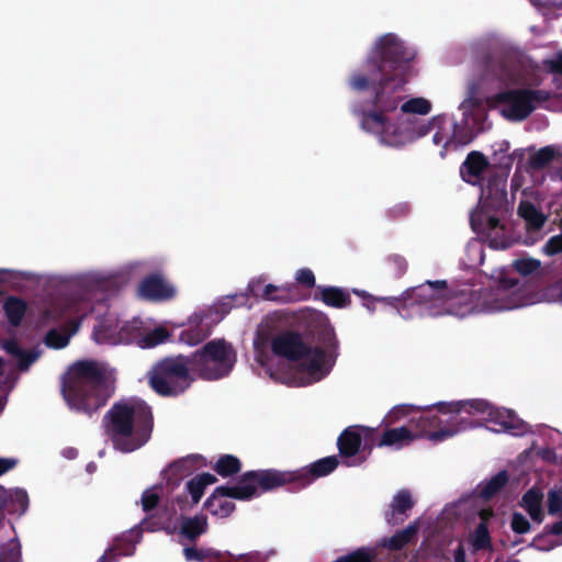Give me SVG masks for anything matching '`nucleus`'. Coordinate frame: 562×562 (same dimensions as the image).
<instances>
[{
	"label": "nucleus",
	"instance_id": "f257e3e1",
	"mask_svg": "<svg viewBox=\"0 0 562 562\" xmlns=\"http://www.w3.org/2000/svg\"><path fill=\"white\" fill-rule=\"evenodd\" d=\"M300 319L316 338L311 345L304 335L285 329L271 338L258 330L254 338V357L265 373L276 382L302 387L329 375L339 357V340L327 315L314 308L301 311Z\"/></svg>",
	"mask_w": 562,
	"mask_h": 562
},
{
	"label": "nucleus",
	"instance_id": "f03ea898",
	"mask_svg": "<svg viewBox=\"0 0 562 562\" xmlns=\"http://www.w3.org/2000/svg\"><path fill=\"white\" fill-rule=\"evenodd\" d=\"M483 99L481 85L470 81L465 97L459 104L460 121L447 114H438L429 120L400 116L391 121L389 112H374L364 116L361 130L374 136L380 145L392 148L412 144L435 130L432 143L441 147L439 154L443 158L448 150L470 144L479 133L490 127Z\"/></svg>",
	"mask_w": 562,
	"mask_h": 562
},
{
	"label": "nucleus",
	"instance_id": "7ed1b4c3",
	"mask_svg": "<svg viewBox=\"0 0 562 562\" xmlns=\"http://www.w3.org/2000/svg\"><path fill=\"white\" fill-rule=\"evenodd\" d=\"M416 50L397 33L378 35L371 42L360 65L347 78V87L353 93L370 92L367 100L351 103V112L360 128L367 114L397 110L396 92L403 90L415 75L412 61Z\"/></svg>",
	"mask_w": 562,
	"mask_h": 562
},
{
	"label": "nucleus",
	"instance_id": "20e7f679",
	"mask_svg": "<svg viewBox=\"0 0 562 562\" xmlns=\"http://www.w3.org/2000/svg\"><path fill=\"white\" fill-rule=\"evenodd\" d=\"M117 276L113 270L90 269L67 274H38L27 270L0 268V283L20 285L22 282L66 284L74 288L71 295L58 300L45 312L47 319L65 318L69 322L68 329H50L45 336L48 348H65L81 324V321L95 308L103 297L104 291Z\"/></svg>",
	"mask_w": 562,
	"mask_h": 562
},
{
	"label": "nucleus",
	"instance_id": "39448f33",
	"mask_svg": "<svg viewBox=\"0 0 562 562\" xmlns=\"http://www.w3.org/2000/svg\"><path fill=\"white\" fill-rule=\"evenodd\" d=\"M462 179L481 187L477 206L470 215L472 229L485 238L494 248H508L513 236L505 217L509 211L506 181L502 178L483 181L491 175V165L480 151H471L460 167Z\"/></svg>",
	"mask_w": 562,
	"mask_h": 562
},
{
	"label": "nucleus",
	"instance_id": "423d86ee",
	"mask_svg": "<svg viewBox=\"0 0 562 562\" xmlns=\"http://www.w3.org/2000/svg\"><path fill=\"white\" fill-rule=\"evenodd\" d=\"M452 402H438L426 406L396 405L384 419L392 424L406 418L417 438H427L431 442H442L467 430L479 428L480 424L463 415L443 412L442 406Z\"/></svg>",
	"mask_w": 562,
	"mask_h": 562
},
{
	"label": "nucleus",
	"instance_id": "0eeeda50",
	"mask_svg": "<svg viewBox=\"0 0 562 562\" xmlns=\"http://www.w3.org/2000/svg\"><path fill=\"white\" fill-rule=\"evenodd\" d=\"M61 390L70 409L92 414L113 393L112 373L103 363L79 361L69 368Z\"/></svg>",
	"mask_w": 562,
	"mask_h": 562
},
{
	"label": "nucleus",
	"instance_id": "6e6552de",
	"mask_svg": "<svg viewBox=\"0 0 562 562\" xmlns=\"http://www.w3.org/2000/svg\"><path fill=\"white\" fill-rule=\"evenodd\" d=\"M108 435L121 452L143 447L153 428L150 407L140 398H126L115 403L104 417Z\"/></svg>",
	"mask_w": 562,
	"mask_h": 562
},
{
	"label": "nucleus",
	"instance_id": "1a4fd4ad",
	"mask_svg": "<svg viewBox=\"0 0 562 562\" xmlns=\"http://www.w3.org/2000/svg\"><path fill=\"white\" fill-rule=\"evenodd\" d=\"M469 283H448L446 280L426 281L404 291V297L411 299V306L417 308L420 316H469Z\"/></svg>",
	"mask_w": 562,
	"mask_h": 562
},
{
	"label": "nucleus",
	"instance_id": "9d476101",
	"mask_svg": "<svg viewBox=\"0 0 562 562\" xmlns=\"http://www.w3.org/2000/svg\"><path fill=\"white\" fill-rule=\"evenodd\" d=\"M469 316L498 313L533 305V289L517 279L502 276L476 289L469 283Z\"/></svg>",
	"mask_w": 562,
	"mask_h": 562
},
{
	"label": "nucleus",
	"instance_id": "9b49d317",
	"mask_svg": "<svg viewBox=\"0 0 562 562\" xmlns=\"http://www.w3.org/2000/svg\"><path fill=\"white\" fill-rule=\"evenodd\" d=\"M443 412L463 415L475 423L492 424L490 430L505 432L512 436H524L529 432V426L520 419L513 411L496 407L490 402L481 398L453 401L442 406Z\"/></svg>",
	"mask_w": 562,
	"mask_h": 562
},
{
	"label": "nucleus",
	"instance_id": "f8f14e48",
	"mask_svg": "<svg viewBox=\"0 0 562 562\" xmlns=\"http://www.w3.org/2000/svg\"><path fill=\"white\" fill-rule=\"evenodd\" d=\"M191 372L207 381L222 379L236 363V352L224 339H213L189 358Z\"/></svg>",
	"mask_w": 562,
	"mask_h": 562
},
{
	"label": "nucleus",
	"instance_id": "ddd939ff",
	"mask_svg": "<svg viewBox=\"0 0 562 562\" xmlns=\"http://www.w3.org/2000/svg\"><path fill=\"white\" fill-rule=\"evenodd\" d=\"M189 358L179 356L157 362L147 373L150 387L162 396H177L192 383Z\"/></svg>",
	"mask_w": 562,
	"mask_h": 562
},
{
	"label": "nucleus",
	"instance_id": "4468645a",
	"mask_svg": "<svg viewBox=\"0 0 562 562\" xmlns=\"http://www.w3.org/2000/svg\"><path fill=\"white\" fill-rule=\"evenodd\" d=\"M549 94L543 90L517 88L506 89L486 97L490 106L497 108L508 121L520 122L527 119Z\"/></svg>",
	"mask_w": 562,
	"mask_h": 562
},
{
	"label": "nucleus",
	"instance_id": "2eb2a0df",
	"mask_svg": "<svg viewBox=\"0 0 562 562\" xmlns=\"http://www.w3.org/2000/svg\"><path fill=\"white\" fill-rule=\"evenodd\" d=\"M490 41L497 45L503 54L499 65L493 70L492 76L506 88L515 85H525L528 79L522 70L527 64L531 67L530 60L512 42L497 34H491Z\"/></svg>",
	"mask_w": 562,
	"mask_h": 562
},
{
	"label": "nucleus",
	"instance_id": "dca6fc26",
	"mask_svg": "<svg viewBox=\"0 0 562 562\" xmlns=\"http://www.w3.org/2000/svg\"><path fill=\"white\" fill-rule=\"evenodd\" d=\"M169 337L164 326H157L151 318L133 317L131 321L121 322L120 336L109 337L119 345L135 344L142 349L154 348L165 342Z\"/></svg>",
	"mask_w": 562,
	"mask_h": 562
},
{
	"label": "nucleus",
	"instance_id": "f3484780",
	"mask_svg": "<svg viewBox=\"0 0 562 562\" xmlns=\"http://www.w3.org/2000/svg\"><path fill=\"white\" fill-rule=\"evenodd\" d=\"M294 480L296 476L292 472L273 469L250 471L240 477L237 495L240 501H249L259 496L261 492L273 490Z\"/></svg>",
	"mask_w": 562,
	"mask_h": 562
},
{
	"label": "nucleus",
	"instance_id": "a211bd4d",
	"mask_svg": "<svg viewBox=\"0 0 562 562\" xmlns=\"http://www.w3.org/2000/svg\"><path fill=\"white\" fill-rule=\"evenodd\" d=\"M217 324V317H213L210 308L195 310L188 319V327L180 335L179 340L188 346H194L211 335L213 327Z\"/></svg>",
	"mask_w": 562,
	"mask_h": 562
},
{
	"label": "nucleus",
	"instance_id": "6ab92c4d",
	"mask_svg": "<svg viewBox=\"0 0 562 562\" xmlns=\"http://www.w3.org/2000/svg\"><path fill=\"white\" fill-rule=\"evenodd\" d=\"M238 486L239 481L231 485L216 487L212 495L206 499L204 506L215 517H228L235 509L233 499L240 501L237 495Z\"/></svg>",
	"mask_w": 562,
	"mask_h": 562
},
{
	"label": "nucleus",
	"instance_id": "aec40b11",
	"mask_svg": "<svg viewBox=\"0 0 562 562\" xmlns=\"http://www.w3.org/2000/svg\"><path fill=\"white\" fill-rule=\"evenodd\" d=\"M138 295L143 299L162 302L172 300L177 295V288L160 273L146 277L138 285Z\"/></svg>",
	"mask_w": 562,
	"mask_h": 562
},
{
	"label": "nucleus",
	"instance_id": "412c9836",
	"mask_svg": "<svg viewBox=\"0 0 562 562\" xmlns=\"http://www.w3.org/2000/svg\"><path fill=\"white\" fill-rule=\"evenodd\" d=\"M142 530L134 527L115 539L112 548L105 551L98 562H117L121 557L134 554L135 547L139 542Z\"/></svg>",
	"mask_w": 562,
	"mask_h": 562
},
{
	"label": "nucleus",
	"instance_id": "4be33fe9",
	"mask_svg": "<svg viewBox=\"0 0 562 562\" xmlns=\"http://www.w3.org/2000/svg\"><path fill=\"white\" fill-rule=\"evenodd\" d=\"M267 277L260 274L249 280L247 290L250 294L256 297H260L265 301H271L277 303L290 302V291L286 286L274 285L271 283L265 284Z\"/></svg>",
	"mask_w": 562,
	"mask_h": 562
},
{
	"label": "nucleus",
	"instance_id": "5701e85b",
	"mask_svg": "<svg viewBox=\"0 0 562 562\" xmlns=\"http://www.w3.org/2000/svg\"><path fill=\"white\" fill-rule=\"evenodd\" d=\"M370 435V429L361 426H350L338 437V448L346 458L356 457L361 449L362 440Z\"/></svg>",
	"mask_w": 562,
	"mask_h": 562
},
{
	"label": "nucleus",
	"instance_id": "b1692460",
	"mask_svg": "<svg viewBox=\"0 0 562 562\" xmlns=\"http://www.w3.org/2000/svg\"><path fill=\"white\" fill-rule=\"evenodd\" d=\"M413 506L414 499L411 492L407 490L398 491L393 496L390 508L385 513V520L392 526L403 522L407 518L408 512Z\"/></svg>",
	"mask_w": 562,
	"mask_h": 562
},
{
	"label": "nucleus",
	"instance_id": "393cba45",
	"mask_svg": "<svg viewBox=\"0 0 562 562\" xmlns=\"http://www.w3.org/2000/svg\"><path fill=\"white\" fill-rule=\"evenodd\" d=\"M494 517L491 508H482L477 513L479 524L469 537V542L474 551L491 547L488 525Z\"/></svg>",
	"mask_w": 562,
	"mask_h": 562
},
{
	"label": "nucleus",
	"instance_id": "a878e982",
	"mask_svg": "<svg viewBox=\"0 0 562 562\" xmlns=\"http://www.w3.org/2000/svg\"><path fill=\"white\" fill-rule=\"evenodd\" d=\"M543 492L539 487L529 488L520 501V506L529 515L530 519L540 525L543 522L546 514L543 508Z\"/></svg>",
	"mask_w": 562,
	"mask_h": 562
},
{
	"label": "nucleus",
	"instance_id": "bb28decb",
	"mask_svg": "<svg viewBox=\"0 0 562 562\" xmlns=\"http://www.w3.org/2000/svg\"><path fill=\"white\" fill-rule=\"evenodd\" d=\"M2 349L14 357L18 362V367L22 371L29 370V368L38 360L42 355L40 347H34L29 350H23L19 347L15 340H5L2 342Z\"/></svg>",
	"mask_w": 562,
	"mask_h": 562
},
{
	"label": "nucleus",
	"instance_id": "cd10ccee",
	"mask_svg": "<svg viewBox=\"0 0 562 562\" xmlns=\"http://www.w3.org/2000/svg\"><path fill=\"white\" fill-rule=\"evenodd\" d=\"M121 322L114 314H108L99 324L94 326L92 337L97 344L119 345L113 342L109 337L120 336Z\"/></svg>",
	"mask_w": 562,
	"mask_h": 562
},
{
	"label": "nucleus",
	"instance_id": "c85d7f7f",
	"mask_svg": "<svg viewBox=\"0 0 562 562\" xmlns=\"http://www.w3.org/2000/svg\"><path fill=\"white\" fill-rule=\"evenodd\" d=\"M419 524L418 521H414L408 525L403 530L396 531L392 537H385L378 541V547L386 548L391 551H397L404 548L406 544L411 543L417 532H418Z\"/></svg>",
	"mask_w": 562,
	"mask_h": 562
},
{
	"label": "nucleus",
	"instance_id": "c756f323",
	"mask_svg": "<svg viewBox=\"0 0 562 562\" xmlns=\"http://www.w3.org/2000/svg\"><path fill=\"white\" fill-rule=\"evenodd\" d=\"M397 108H400L401 114L397 115L394 121L400 116L409 117L408 115H428L432 111V103L429 99L424 97H408L401 104L397 102ZM391 113L392 112L387 113V117L393 121V119L390 117Z\"/></svg>",
	"mask_w": 562,
	"mask_h": 562
},
{
	"label": "nucleus",
	"instance_id": "7c9ffc66",
	"mask_svg": "<svg viewBox=\"0 0 562 562\" xmlns=\"http://www.w3.org/2000/svg\"><path fill=\"white\" fill-rule=\"evenodd\" d=\"M416 439H418L416 437V434L413 431L409 424L407 423L406 426L392 428L384 431L380 446H387L393 447L395 449H401Z\"/></svg>",
	"mask_w": 562,
	"mask_h": 562
},
{
	"label": "nucleus",
	"instance_id": "2f4dec72",
	"mask_svg": "<svg viewBox=\"0 0 562 562\" xmlns=\"http://www.w3.org/2000/svg\"><path fill=\"white\" fill-rule=\"evenodd\" d=\"M322 301L331 307L344 308L350 304L349 292L337 286H318Z\"/></svg>",
	"mask_w": 562,
	"mask_h": 562
},
{
	"label": "nucleus",
	"instance_id": "473e14b6",
	"mask_svg": "<svg viewBox=\"0 0 562 562\" xmlns=\"http://www.w3.org/2000/svg\"><path fill=\"white\" fill-rule=\"evenodd\" d=\"M338 465V459L335 456L319 459L308 467L301 470L302 476H308L311 480H315L322 476H326L331 473Z\"/></svg>",
	"mask_w": 562,
	"mask_h": 562
},
{
	"label": "nucleus",
	"instance_id": "72a5a7b5",
	"mask_svg": "<svg viewBox=\"0 0 562 562\" xmlns=\"http://www.w3.org/2000/svg\"><path fill=\"white\" fill-rule=\"evenodd\" d=\"M481 239H472L465 246L463 263L468 268H477L484 261V246L483 241L490 244L485 238L477 234ZM491 248L492 246L488 245ZM493 249H495L493 247Z\"/></svg>",
	"mask_w": 562,
	"mask_h": 562
},
{
	"label": "nucleus",
	"instance_id": "f704fd0d",
	"mask_svg": "<svg viewBox=\"0 0 562 562\" xmlns=\"http://www.w3.org/2000/svg\"><path fill=\"white\" fill-rule=\"evenodd\" d=\"M217 481L216 476L211 473H201L187 482V491L191 496L192 504L195 505L202 498L207 486Z\"/></svg>",
	"mask_w": 562,
	"mask_h": 562
},
{
	"label": "nucleus",
	"instance_id": "c9c22d12",
	"mask_svg": "<svg viewBox=\"0 0 562 562\" xmlns=\"http://www.w3.org/2000/svg\"><path fill=\"white\" fill-rule=\"evenodd\" d=\"M247 297L245 294H231L220 297L212 305H205L201 308H210L213 311V317H217V323L222 321L225 314H227L233 307L236 306V302L238 304H244Z\"/></svg>",
	"mask_w": 562,
	"mask_h": 562
},
{
	"label": "nucleus",
	"instance_id": "e433bc0d",
	"mask_svg": "<svg viewBox=\"0 0 562 562\" xmlns=\"http://www.w3.org/2000/svg\"><path fill=\"white\" fill-rule=\"evenodd\" d=\"M518 214L531 229H540L547 221L546 215L529 201L520 202Z\"/></svg>",
	"mask_w": 562,
	"mask_h": 562
},
{
	"label": "nucleus",
	"instance_id": "4c0bfd02",
	"mask_svg": "<svg viewBox=\"0 0 562 562\" xmlns=\"http://www.w3.org/2000/svg\"><path fill=\"white\" fill-rule=\"evenodd\" d=\"M195 459L196 457L194 456H188L171 463L165 471L167 480L169 482L175 481V483L180 481L194 469Z\"/></svg>",
	"mask_w": 562,
	"mask_h": 562
},
{
	"label": "nucleus",
	"instance_id": "58836bf2",
	"mask_svg": "<svg viewBox=\"0 0 562 562\" xmlns=\"http://www.w3.org/2000/svg\"><path fill=\"white\" fill-rule=\"evenodd\" d=\"M27 305L24 300L16 296H9L3 303V310L10 324L18 326L26 312Z\"/></svg>",
	"mask_w": 562,
	"mask_h": 562
},
{
	"label": "nucleus",
	"instance_id": "ea45409f",
	"mask_svg": "<svg viewBox=\"0 0 562 562\" xmlns=\"http://www.w3.org/2000/svg\"><path fill=\"white\" fill-rule=\"evenodd\" d=\"M207 530V519L203 515L184 518L181 524V533L190 540H194Z\"/></svg>",
	"mask_w": 562,
	"mask_h": 562
},
{
	"label": "nucleus",
	"instance_id": "a19ab883",
	"mask_svg": "<svg viewBox=\"0 0 562 562\" xmlns=\"http://www.w3.org/2000/svg\"><path fill=\"white\" fill-rule=\"evenodd\" d=\"M507 472L501 471L488 481L481 483L477 487V493L482 498L488 499L496 495L507 484Z\"/></svg>",
	"mask_w": 562,
	"mask_h": 562
},
{
	"label": "nucleus",
	"instance_id": "79ce46f5",
	"mask_svg": "<svg viewBox=\"0 0 562 562\" xmlns=\"http://www.w3.org/2000/svg\"><path fill=\"white\" fill-rule=\"evenodd\" d=\"M535 304L547 302L562 304V278L540 291L533 290Z\"/></svg>",
	"mask_w": 562,
	"mask_h": 562
},
{
	"label": "nucleus",
	"instance_id": "37998d69",
	"mask_svg": "<svg viewBox=\"0 0 562 562\" xmlns=\"http://www.w3.org/2000/svg\"><path fill=\"white\" fill-rule=\"evenodd\" d=\"M183 555L188 562H205L220 558L221 552L211 548L186 547L183 549Z\"/></svg>",
	"mask_w": 562,
	"mask_h": 562
},
{
	"label": "nucleus",
	"instance_id": "c03bdc74",
	"mask_svg": "<svg viewBox=\"0 0 562 562\" xmlns=\"http://www.w3.org/2000/svg\"><path fill=\"white\" fill-rule=\"evenodd\" d=\"M241 464L238 458L232 454H224L218 458L214 470L222 476H229L240 471Z\"/></svg>",
	"mask_w": 562,
	"mask_h": 562
},
{
	"label": "nucleus",
	"instance_id": "a18cd8bd",
	"mask_svg": "<svg viewBox=\"0 0 562 562\" xmlns=\"http://www.w3.org/2000/svg\"><path fill=\"white\" fill-rule=\"evenodd\" d=\"M0 562H21V544L18 538L13 537L0 544Z\"/></svg>",
	"mask_w": 562,
	"mask_h": 562
},
{
	"label": "nucleus",
	"instance_id": "49530a36",
	"mask_svg": "<svg viewBox=\"0 0 562 562\" xmlns=\"http://www.w3.org/2000/svg\"><path fill=\"white\" fill-rule=\"evenodd\" d=\"M375 557L376 550L374 548L362 547L333 562H374Z\"/></svg>",
	"mask_w": 562,
	"mask_h": 562
},
{
	"label": "nucleus",
	"instance_id": "de8ad7c7",
	"mask_svg": "<svg viewBox=\"0 0 562 562\" xmlns=\"http://www.w3.org/2000/svg\"><path fill=\"white\" fill-rule=\"evenodd\" d=\"M375 300L394 307L400 316L407 317L405 310L411 306V299L404 297V292L400 296H375Z\"/></svg>",
	"mask_w": 562,
	"mask_h": 562
},
{
	"label": "nucleus",
	"instance_id": "09e8293b",
	"mask_svg": "<svg viewBox=\"0 0 562 562\" xmlns=\"http://www.w3.org/2000/svg\"><path fill=\"white\" fill-rule=\"evenodd\" d=\"M553 156L554 151L551 147H543L530 157V166L533 169H541L553 159Z\"/></svg>",
	"mask_w": 562,
	"mask_h": 562
},
{
	"label": "nucleus",
	"instance_id": "8fccbe9b",
	"mask_svg": "<svg viewBox=\"0 0 562 562\" xmlns=\"http://www.w3.org/2000/svg\"><path fill=\"white\" fill-rule=\"evenodd\" d=\"M161 496V487L158 485L151 486L143 492L142 506L145 512L153 509Z\"/></svg>",
	"mask_w": 562,
	"mask_h": 562
},
{
	"label": "nucleus",
	"instance_id": "3c124183",
	"mask_svg": "<svg viewBox=\"0 0 562 562\" xmlns=\"http://www.w3.org/2000/svg\"><path fill=\"white\" fill-rule=\"evenodd\" d=\"M295 282L304 289H313L316 285V278L312 269L300 268L294 272Z\"/></svg>",
	"mask_w": 562,
	"mask_h": 562
},
{
	"label": "nucleus",
	"instance_id": "603ef678",
	"mask_svg": "<svg viewBox=\"0 0 562 562\" xmlns=\"http://www.w3.org/2000/svg\"><path fill=\"white\" fill-rule=\"evenodd\" d=\"M540 266L541 262L533 258H521L514 261V268L521 276H528L536 272Z\"/></svg>",
	"mask_w": 562,
	"mask_h": 562
},
{
	"label": "nucleus",
	"instance_id": "864d4df0",
	"mask_svg": "<svg viewBox=\"0 0 562 562\" xmlns=\"http://www.w3.org/2000/svg\"><path fill=\"white\" fill-rule=\"evenodd\" d=\"M548 513L550 515H562V491L552 488L547 496Z\"/></svg>",
	"mask_w": 562,
	"mask_h": 562
},
{
	"label": "nucleus",
	"instance_id": "5fc2aeb1",
	"mask_svg": "<svg viewBox=\"0 0 562 562\" xmlns=\"http://www.w3.org/2000/svg\"><path fill=\"white\" fill-rule=\"evenodd\" d=\"M546 68L553 75L554 81L562 87V53L544 61Z\"/></svg>",
	"mask_w": 562,
	"mask_h": 562
},
{
	"label": "nucleus",
	"instance_id": "6e6d98bb",
	"mask_svg": "<svg viewBox=\"0 0 562 562\" xmlns=\"http://www.w3.org/2000/svg\"><path fill=\"white\" fill-rule=\"evenodd\" d=\"M510 527L514 532L525 535L530 531L531 525L526 516L520 513H514L512 516Z\"/></svg>",
	"mask_w": 562,
	"mask_h": 562
},
{
	"label": "nucleus",
	"instance_id": "4d7b16f0",
	"mask_svg": "<svg viewBox=\"0 0 562 562\" xmlns=\"http://www.w3.org/2000/svg\"><path fill=\"white\" fill-rule=\"evenodd\" d=\"M542 252L547 256L562 254V233L550 237L542 246Z\"/></svg>",
	"mask_w": 562,
	"mask_h": 562
},
{
	"label": "nucleus",
	"instance_id": "13d9d810",
	"mask_svg": "<svg viewBox=\"0 0 562 562\" xmlns=\"http://www.w3.org/2000/svg\"><path fill=\"white\" fill-rule=\"evenodd\" d=\"M532 5L537 8L543 15L547 14V11L550 9H562V0H530Z\"/></svg>",
	"mask_w": 562,
	"mask_h": 562
},
{
	"label": "nucleus",
	"instance_id": "bf43d9fd",
	"mask_svg": "<svg viewBox=\"0 0 562 562\" xmlns=\"http://www.w3.org/2000/svg\"><path fill=\"white\" fill-rule=\"evenodd\" d=\"M387 263L390 265L391 269L397 274L401 276L405 272L407 268V262L405 258H403L400 255H392L387 258Z\"/></svg>",
	"mask_w": 562,
	"mask_h": 562
},
{
	"label": "nucleus",
	"instance_id": "052dcab7",
	"mask_svg": "<svg viewBox=\"0 0 562 562\" xmlns=\"http://www.w3.org/2000/svg\"><path fill=\"white\" fill-rule=\"evenodd\" d=\"M558 546L555 542H546L544 536L539 535L533 538V540L530 542L529 547L535 548L538 551H550L554 549Z\"/></svg>",
	"mask_w": 562,
	"mask_h": 562
},
{
	"label": "nucleus",
	"instance_id": "680f3d73",
	"mask_svg": "<svg viewBox=\"0 0 562 562\" xmlns=\"http://www.w3.org/2000/svg\"><path fill=\"white\" fill-rule=\"evenodd\" d=\"M18 464L16 458H0V475L12 470Z\"/></svg>",
	"mask_w": 562,
	"mask_h": 562
},
{
	"label": "nucleus",
	"instance_id": "e2e57ef3",
	"mask_svg": "<svg viewBox=\"0 0 562 562\" xmlns=\"http://www.w3.org/2000/svg\"><path fill=\"white\" fill-rule=\"evenodd\" d=\"M239 559L243 560V562H263L265 558L260 553H252V554H240Z\"/></svg>",
	"mask_w": 562,
	"mask_h": 562
},
{
	"label": "nucleus",
	"instance_id": "0e129e2a",
	"mask_svg": "<svg viewBox=\"0 0 562 562\" xmlns=\"http://www.w3.org/2000/svg\"><path fill=\"white\" fill-rule=\"evenodd\" d=\"M547 533L551 535H561L562 533V519L552 526H546L544 528Z\"/></svg>",
	"mask_w": 562,
	"mask_h": 562
},
{
	"label": "nucleus",
	"instance_id": "69168bd1",
	"mask_svg": "<svg viewBox=\"0 0 562 562\" xmlns=\"http://www.w3.org/2000/svg\"><path fill=\"white\" fill-rule=\"evenodd\" d=\"M454 562H469L465 559V550L462 546H459L453 553Z\"/></svg>",
	"mask_w": 562,
	"mask_h": 562
},
{
	"label": "nucleus",
	"instance_id": "338daca9",
	"mask_svg": "<svg viewBox=\"0 0 562 562\" xmlns=\"http://www.w3.org/2000/svg\"><path fill=\"white\" fill-rule=\"evenodd\" d=\"M376 300H375V296L371 297L370 300L368 301H364L363 302V306L367 308V311L370 313V314H374L375 311H376Z\"/></svg>",
	"mask_w": 562,
	"mask_h": 562
},
{
	"label": "nucleus",
	"instance_id": "774afa93",
	"mask_svg": "<svg viewBox=\"0 0 562 562\" xmlns=\"http://www.w3.org/2000/svg\"><path fill=\"white\" fill-rule=\"evenodd\" d=\"M77 454H78V451L71 447L65 448L61 450V456L69 460L75 459L77 457Z\"/></svg>",
	"mask_w": 562,
	"mask_h": 562
}]
</instances>
